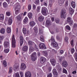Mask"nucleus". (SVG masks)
Masks as SVG:
<instances>
[{
    "instance_id": "f257e3e1",
    "label": "nucleus",
    "mask_w": 77,
    "mask_h": 77,
    "mask_svg": "<svg viewBox=\"0 0 77 77\" xmlns=\"http://www.w3.org/2000/svg\"><path fill=\"white\" fill-rule=\"evenodd\" d=\"M51 45H52L53 47L56 48H59V47L58 46V44L55 42V40L54 38L53 37V36H52L51 38Z\"/></svg>"
},
{
    "instance_id": "f03ea898",
    "label": "nucleus",
    "mask_w": 77,
    "mask_h": 77,
    "mask_svg": "<svg viewBox=\"0 0 77 77\" xmlns=\"http://www.w3.org/2000/svg\"><path fill=\"white\" fill-rule=\"evenodd\" d=\"M66 10L65 9H62L61 12V17L65 18L66 17Z\"/></svg>"
},
{
    "instance_id": "7ed1b4c3",
    "label": "nucleus",
    "mask_w": 77,
    "mask_h": 77,
    "mask_svg": "<svg viewBox=\"0 0 77 77\" xmlns=\"http://www.w3.org/2000/svg\"><path fill=\"white\" fill-rule=\"evenodd\" d=\"M36 53L35 52H34L31 56V60L32 61H35L36 60Z\"/></svg>"
},
{
    "instance_id": "20e7f679",
    "label": "nucleus",
    "mask_w": 77,
    "mask_h": 77,
    "mask_svg": "<svg viewBox=\"0 0 77 77\" xmlns=\"http://www.w3.org/2000/svg\"><path fill=\"white\" fill-rule=\"evenodd\" d=\"M12 47L13 48L15 47V40L14 35H13L12 38Z\"/></svg>"
},
{
    "instance_id": "39448f33",
    "label": "nucleus",
    "mask_w": 77,
    "mask_h": 77,
    "mask_svg": "<svg viewBox=\"0 0 77 77\" xmlns=\"http://www.w3.org/2000/svg\"><path fill=\"white\" fill-rule=\"evenodd\" d=\"M26 68V65L24 63H22L20 66V69L21 71H24Z\"/></svg>"
},
{
    "instance_id": "423d86ee",
    "label": "nucleus",
    "mask_w": 77,
    "mask_h": 77,
    "mask_svg": "<svg viewBox=\"0 0 77 77\" xmlns=\"http://www.w3.org/2000/svg\"><path fill=\"white\" fill-rule=\"evenodd\" d=\"M42 12L44 15H47V13L44 7H42Z\"/></svg>"
},
{
    "instance_id": "0eeeda50",
    "label": "nucleus",
    "mask_w": 77,
    "mask_h": 77,
    "mask_svg": "<svg viewBox=\"0 0 77 77\" xmlns=\"http://www.w3.org/2000/svg\"><path fill=\"white\" fill-rule=\"evenodd\" d=\"M39 46L40 48L41 49H45L46 48V47H45V44L44 43H41L39 44Z\"/></svg>"
},
{
    "instance_id": "6e6552de",
    "label": "nucleus",
    "mask_w": 77,
    "mask_h": 77,
    "mask_svg": "<svg viewBox=\"0 0 77 77\" xmlns=\"http://www.w3.org/2000/svg\"><path fill=\"white\" fill-rule=\"evenodd\" d=\"M50 62L53 66H55L56 64V60L54 59H51L50 60Z\"/></svg>"
},
{
    "instance_id": "1a4fd4ad",
    "label": "nucleus",
    "mask_w": 77,
    "mask_h": 77,
    "mask_svg": "<svg viewBox=\"0 0 77 77\" xmlns=\"http://www.w3.org/2000/svg\"><path fill=\"white\" fill-rule=\"evenodd\" d=\"M53 73L54 75V76L55 77H57L58 75V73L57 72L56 69H54L53 70Z\"/></svg>"
},
{
    "instance_id": "9d476101",
    "label": "nucleus",
    "mask_w": 77,
    "mask_h": 77,
    "mask_svg": "<svg viewBox=\"0 0 77 77\" xmlns=\"http://www.w3.org/2000/svg\"><path fill=\"white\" fill-rule=\"evenodd\" d=\"M40 61L41 63H44L46 62V59L45 57H42L40 58Z\"/></svg>"
},
{
    "instance_id": "9b49d317",
    "label": "nucleus",
    "mask_w": 77,
    "mask_h": 77,
    "mask_svg": "<svg viewBox=\"0 0 77 77\" xmlns=\"http://www.w3.org/2000/svg\"><path fill=\"white\" fill-rule=\"evenodd\" d=\"M32 77V75L31 72L28 71L26 72L25 73V77Z\"/></svg>"
},
{
    "instance_id": "f8f14e48",
    "label": "nucleus",
    "mask_w": 77,
    "mask_h": 77,
    "mask_svg": "<svg viewBox=\"0 0 77 77\" xmlns=\"http://www.w3.org/2000/svg\"><path fill=\"white\" fill-rule=\"evenodd\" d=\"M20 46H22V45H23V41H24V39L23 38V36H20Z\"/></svg>"
},
{
    "instance_id": "ddd939ff",
    "label": "nucleus",
    "mask_w": 77,
    "mask_h": 77,
    "mask_svg": "<svg viewBox=\"0 0 77 77\" xmlns=\"http://www.w3.org/2000/svg\"><path fill=\"white\" fill-rule=\"evenodd\" d=\"M67 21L68 23H70L69 24L71 26L72 24V22H71V18L68 17L67 18Z\"/></svg>"
},
{
    "instance_id": "4468645a",
    "label": "nucleus",
    "mask_w": 77,
    "mask_h": 77,
    "mask_svg": "<svg viewBox=\"0 0 77 77\" xmlns=\"http://www.w3.org/2000/svg\"><path fill=\"white\" fill-rule=\"evenodd\" d=\"M65 0H59L58 1V3L60 6H62L63 5V3Z\"/></svg>"
},
{
    "instance_id": "2eb2a0df",
    "label": "nucleus",
    "mask_w": 77,
    "mask_h": 77,
    "mask_svg": "<svg viewBox=\"0 0 77 77\" xmlns=\"http://www.w3.org/2000/svg\"><path fill=\"white\" fill-rule=\"evenodd\" d=\"M23 51L24 52H26V51H27L28 50V47L27 46H24L22 48Z\"/></svg>"
},
{
    "instance_id": "dca6fc26",
    "label": "nucleus",
    "mask_w": 77,
    "mask_h": 77,
    "mask_svg": "<svg viewBox=\"0 0 77 77\" xmlns=\"http://www.w3.org/2000/svg\"><path fill=\"white\" fill-rule=\"evenodd\" d=\"M63 66L64 67H66L68 66V63L66 61H63L62 63Z\"/></svg>"
},
{
    "instance_id": "f3484780",
    "label": "nucleus",
    "mask_w": 77,
    "mask_h": 77,
    "mask_svg": "<svg viewBox=\"0 0 77 77\" xmlns=\"http://www.w3.org/2000/svg\"><path fill=\"white\" fill-rule=\"evenodd\" d=\"M44 20V17L42 16H41L40 17H38V20L40 22H42Z\"/></svg>"
},
{
    "instance_id": "a211bd4d",
    "label": "nucleus",
    "mask_w": 77,
    "mask_h": 77,
    "mask_svg": "<svg viewBox=\"0 0 77 77\" xmlns=\"http://www.w3.org/2000/svg\"><path fill=\"white\" fill-rule=\"evenodd\" d=\"M34 51V48L33 47L31 46H29V54H30L31 53V52H32Z\"/></svg>"
},
{
    "instance_id": "6ab92c4d",
    "label": "nucleus",
    "mask_w": 77,
    "mask_h": 77,
    "mask_svg": "<svg viewBox=\"0 0 77 77\" xmlns=\"http://www.w3.org/2000/svg\"><path fill=\"white\" fill-rule=\"evenodd\" d=\"M50 25H51V23L50 21L48 20H46V26H50Z\"/></svg>"
},
{
    "instance_id": "aec40b11",
    "label": "nucleus",
    "mask_w": 77,
    "mask_h": 77,
    "mask_svg": "<svg viewBox=\"0 0 77 77\" xmlns=\"http://www.w3.org/2000/svg\"><path fill=\"white\" fill-rule=\"evenodd\" d=\"M4 45L5 48H7L9 47V43L8 42H4Z\"/></svg>"
},
{
    "instance_id": "412c9836",
    "label": "nucleus",
    "mask_w": 77,
    "mask_h": 77,
    "mask_svg": "<svg viewBox=\"0 0 77 77\" xmlns=\"http://www.w3.org/2000/svg\"><path fill=\"white\" fill-rule=\"evenodd\" d=\"M69 10L70 14H71V15H72V14L74 13V12L73 9L72 8H69Z\"/></svg>"
},
{
    "instance_id": "4be33fe9",
    "label": "nucleus",
    "mask_w": 77,
    "mask_h": 77,
    "mask_svg": "<svg viewBox=\"0 0 77 77\" xmlns=\"http://www.w3.org/2000/svg\"><path fill=\"white\" fill-rule=\"evenodd\" d=\"M17 20L19 21H21L22 20V17L21 16L19 15L17 17Z\"/></svg>"
},
{
    "instance_id": "5701e85b",
    "label": "nucleus",
    "mask_w": 77,
    "mask_h": 77,
    "mask_svg": "<svg viewBox=\"0 0 77 77\" xmlns=\"http://www.w3.org/2000/svg\"><path fill=\"white\" fill-rule=\"evenodd\" d=\"M34 32L36 33V34H37L38 32V29L36 27H35L34 28Z\"/></svg>"
},
{
    "instance_id": "b1692460",
    "label": "nucleus",
    "mask_w": 77,
    "mask_h": 77,
    "mask_svg": "<svg viewBox=\"0 0 77 77\" xmlns=\"http://www.w3.org/2000/svg\"><path fill=\"white\" fill-rule=\"evenodd\" d=\"M19 69V66L16 65L14 67V70L15 71H18V70Z\"/></svg>"
},
{
    "instance_id": "393cba45",
    "label": "nucleus",
    "mask_w": 77,
    "mask_h": 77,
    "mask_svg": "<svg viewBox=\"0 0 77 77\" xmlns=\"http://www.w3.org/2000/svg\"><path fill=\"white\" fill-rule=\"evenodd\" d=\"M29 24L31 26H34L35 25V22L33 21H31L30 22Z\"/></svg>"
},
{
    "instance_id": "a878e982",
    "label": "nucleus",
    "mask_w": 77,
    "mask_h": 77,
    "mask_svg": "<svg viewBox=\"0 0 77 77\" xmlns=\"http://www.w3.org/2000/svg\"><path fill=\"white\" fill-rule=\"evenodd\" d=\"M71 5L73 8H75V3L74 2H72L71 3Z\"/></svg>"
},
{
    "instance_id": "bb28decb",
    "label": "nucleus",
    "mask_w": 77,
    "mask_h": 77,
    "mask_svg": "<svg viewBox=\"0 0 77 77\" xmlns=\"http://www.w3.org/2000/svg\"><path fill=\"white\" fill-rule=\"evenodd\" d=\"M12 18L11 17H10L8 19V24L9 25H11V24H12Z\"/></svg>"
},
{
    "instance_id": "cd10ccee",
    "label": "nucleus",
    "mask_w": 77,
    "mask_h": 77,
    "mask_svg": "<svg viewBox=\"0 0 77 77\" xmlns=\"http://www.w3.org/2000/svg\"><path fill=\"white\" fill-rule=\"evenodd\" d=\"M0 32L1 33L4 34L5 32V29L4 28H2L1 29L0 31Z\"/></svg>"
},
{
    "instance_id": "c85d7f7f",
    "label": "nucleus",
    "mask_w": 77,
    "mask_h": 77,
    "mask_svg": "<svg viewBox=\"0 0 77 77\" xmlns=\"http://www.w3.org/2000/svg\"><path fill=\"white\" fill-rule=\"evenodd\" d=\"M7 32L8 33H10L11 32V29L9 27H8L7 29Z\"/></svg>"
},
{
    "instance_id": "c756f323",
    "label": "nucleus",
    "mask_w": 77,
    "mask_h": 77,
    "mask_svg": "<svg viewBox=\"0 0 77 77\" xmlns=\"http://www.w3.org/2000/svg\"><path fill=\"white\" fill-rule=\"evenodd\" d=\"M53 0H50V3L49 5V6L50 8H51L52 6H53V4L51 3H52V2H53Z\"/></svg>"
},
{
    "instance_id": "7c9ffc66",
    "label": "nucleus",
    "mask_w": 77,
    "mask_h": 77,
    "mask_svg": "<svg viewBox=\"0 0 77 77\" xmlns=\"http://www.w3.org/2000/svg\"><path fill=\"white\" fill-rule=\"evenodd\" d=\"M28 17L29 18L31 19L32 18V13H29L28 14Z\"/></svg>"
},
{
    "instance_id": "2f4dec72",
    "label": "nucleus",
    "mask_w": 77,
    "mask_h": 77,
    "mask_svg": "<svg viewBox=\"0 0 77 77\" xmlns=\"http://www.w3.org/2000/svg\"><path fill=\"white\" fill-rule=\"evenodd\" d=\"M23 33L25 35H26L27 33V31L26 30V29L25 28H23Z\"/></svg>"
},
{
    "instance_id": "473e14b6",
    "label": "nucleus",
    "mask_w": 77,
    "mask_h": 77,
    "mask_svg": "<svg viewBox=\"0 0 77 77\" xmlns=\"http://www.w3.org/2000/svg\"><path fill=\"white\" fill-rule=\"evenodd\" d=\"M0 19L2 20H4V16L3 14H0Z\"/></svg>"
},
{
    "instance_id": "72a5a7b5",
    "label": "nucleus",
    "mask_w": 77,
    "mask_h": 77,
    "mask_svg": "<svg viewBox=\"0 0 77 77\" xmlns=\"http://www.w3.org/2000/svg\"><path fill=\"white\" fill-rule=\"evenodd\" d=\"M40 40L42 42H44V36L41 35L40 37Z\"/></svg>"
},
{
    "instance_id": "f704fd0d",
    "label": "nucleus",
    "mask_w": 77,
    "mask_h": 77,
    "mask_svg": "<svg viewBox=\"0 0 77 77\" xmlns=\"http://www.w3.org/2000/svg\"><path fill=\"white\" fill-rule=\"evenodd\" d=\"M28 45H32L33 44H34V42L32 41H28Z\"/></svg>"
},
{
    "instance_id": "c9c22d12",
    "label": "nucleus",
    "mask_w": 77,
    "mask_h": 77,
    "mask_svg": "<svg viewBox=\"0 0 77 77\" xmlns=\"http://www.w3.org/2000/svg\"><path fill=\"white\" fill-rule=\"evenodd\" d=\"M3 66L4 67H6V66H7V63H6V61H4L3 62Z\"/></svg>"
},
{
    "instance_id": "e433bc0d",
    "label": "nucleus",
    "mask_w": 77,
    "mask_h": 77,
    "mask_svg": "<svg viewBox=\"0 0 77 77\" xmlns=\"http://www.w3.org/2000/svg\"><path fill=\"white\" fill-rule=\"evenodd\" d=\"M28 21V18H27V17H26L25 18V19L23 20V22L25 23H26V22H27Z\"/></svg>"
},
{
    "instance_id": "4c0bfd02",
    "label": "nucleus",
    "mask_w": 77,
    "mask_h": 77,
    "mask_svg": "<svg viewBox=\"0 0 77 77\" xmlns=\"http://www.w3.org/2000/svg\"><path fill=\"white\" fill-rule=\"evenodd\" d=\"M9 51V49H5L4 50V52L5 53H8Z\"/></svg>"
},
{
    "instance_id": "58836bf2",
    "label": "nucleus",
    "mask_w": 77,
    "mask_h": 77,
    "mask_svg": "<svg viewBox=\"0 0 77 77\" xmlns=\"http://www.w3.org/2000/svg\"><path fill=\"white\" fill-rule=\"evenodd\" d=\"M3 6L5 8H6L8 6V4L6 2H4L3 3Z\"/></svg>"
},
{
    "instance_id": "ea45409f",
    "label": "nucleus",
    "mask_w": 77,
    "mask_h": 77,
    "mask_svg": "<svg viewBox=\"0 0 77 77\" xmlns=\"http://www.w3.org/2000/svg\"><path fill=\"white\" fill-rule=\"evenodd\" d=\"M55 22L56 23L58 24V23L60 22V20H59V19L57 18L55 19Z\"/></svg>"
},
{
    "instance_id": "a19ab883",
    "label": "nucleus",
    "mask_w": 77,
    "mask_h": 77,
    "mask_svg": "<svg viewBox=\"0 0 77 77\" xmlns=\"http://www.w3.org/2000/svg\"><path fill=\"white\" fill-rule=\"evenodd\" d=\"M41 7L39 6H38L36 9V11L38 12H39L40 11V9Z\"/></svg>"
},
{
    "instance_id": "79ce46f5",
    "label": "nucleus",
    "mask_w": 77,
    "mask_h": 77,
    "mask_svg": "<svg viewBox=\"0 0 77 77\" xmlns=\"http://www.w3.org/2000/svg\"><path fill=\"white\" fill-rule=\"evenodd\" d=\"M12 67H10L9 68V73L10 74H11V72H12Z\"/></svg>"
},
{
    "instance_id": "37998d69",
    "label": "nucleus",
    "mask_w": 77,
    "mask_h": 77,
    "mask_svg": "<svg viewBox=\"0 0 77 77\" xmlns=\"http://www.w3.org/2000/svg\"><path fill=\"white\" fill-rule=\"evenodd\" d=\"M20 8L21 6H20V5H18L16 7V9H20Z\"/></svg>"
},
{
    "instance_id": "c03bdc74",
    "label": "nucleus",
    "mask_w": 77,
    "mask_h": 77,
    "mask_svg": "<svg viewBox=\"0 0 77 77\" xmlns=\"http://www.w3.org/2000/svg\"><path fill=\"white\" fill-rule=\"evenodd\" d=\"M43 53L45 56H47V55L48 54H47V52L46 51H43Z\"/></svg>"
},
{
    "instance_id": "a18cd8bd",
    "label": "nucleus",
    "mask_w": 77,
    "mask_h": 77,
    "mask_svg": "<svg viewBox=\"0 0 77 77\" xmlns=\"http://www.w3.org/2000/svg\"><path fill=\"white\" fill-rule=\"evenodd\" d=\"M64 40L66 42H68V37L66 36Z\"/></svg>"
},
{
    "instance_id": "49530a36",
    "label": "nucleus",
    "mask_w": 77,
    "mask_h": 77,
    "mask_svg": "<svg viewBox=\"0 0 77 77\" xmlns=\"http://www.w3.org/2000/svg\"><path fill=\"white\" fill-rule=\"evenodd\" d=\"M66 29H67V30H70L71 28L69 26L67 25L66 26Z\"/></svg>"
},
{
    "instance_id": "de8ad7c7",
    "label": "nucleus",
    "mask_w": 77,
    "mask_h": 77,
    "mask_svg": "<svg viewBox=\"0 0 77 77\" xmlns=\"http://www.w3.org/2000/svg\"><path fill=\"white\" fill-rule=\"evenodd\" d=\"M74 55L75 56V57L76 60L77 61V53H75L74 54Z\"/></svg>"
},
{
    "instance_id": "09e8293b",
    "label": "nucleus",
    "mask_w": 77,
    "mask_h": 77,
    "mask_svg": "<svg viewBox=\"0 0 77 77\" xmlns=\"http://www.w3.org/2000/svg\"><path fill=\"white\" fill-rule=\"evenodd\" d=\"M47 77H52V74L51 73L48 74Z\"/></svg>"
},
{
    "instance_id": "8fccbe9b",
    "label": "nucleus",
    "mask_w": 77,
    "mask_h": 77,
    "mask_svg": "<svg viewBox=\"0 0 77 77\" xmlns=\"http://www.w3.org/2000/svg\"><path fill=\"white\" fill-rule=\"evenodd\" d=\"M15 77H20L19 73H16L15 74Z\"/></svg>"
},
{
    "instance_id": "3c124183",
    "label": "nucleus",
    "mask_w": 77,
    "mask_h": 77,
    "mask_svg": "<svg viewBox=\"0 0 77 77\" xmlns=\"http://www.w3.org/2000/svg\"><path fill=\"white\" fill-rule=\"evenodd\" d=\"M63 72L64 73H65V74H66L67 73V71L65 69H63Z\"/></svg>"
},
{
    "instance_id": "603ef678",
    "label": "nucleus",
    "mask_w": 77,
    "mask_h": 77,
    "mask_svg": "<svg viewBox=\"0 0 77 77\" xmlns=\"http://www.w3.org/2000/svg\"><path fill=\"white\" fill-rule=\"evenodd\" d=\"M70 42L72 46H74V40H71Z\"/></svg>"
},
{
    "instance_id": "864d4df0",
    "label": "nucleus",
    "mask_w": 77,
    "mask_h": 77,
    "mask_svg": "<svg viewBox=\"0 0 77 77\" xmlns=\"http://www.w3.org/2000/svg\"><path fill=\"white\" fill-rule=\"evenodd\" d=\"M65 5L66 6H68V0H67L66 1Z\"/></svg>"
},
{
    "instance_id": "5fc2aeb1",
    "label": "nucleus",
    "mask_w": 77,
    "mask_h": 77,
    "mask_svg": "<svg viewBox=\"0 0 77 77\" xmlns=\"http://www.w3.org/2000/svg\"><path fill=\"white\" fill-rule=\"evenodd\" d=\"M32 7V6H31V5H29L28 6V9L29 11H30V9H31V8Z\"/></svg>"
},
{
    "instance_id": "6e6d98bb",
    "label": "nucleus",
    "mask_w": 77,
    "mask_h": 77,
    "mask_svg": "<svg viewBox=\"0 0 77 77\" xmlns=\"http://www.w3.org/2000/svg\"><path fill=\"white\" fill-rule=\"evenodd\" d=\"M75 51L74 50V48H72L71 49V53H72H72L74 52Z\"/></svg>"
},
{
    "instance_id": "4d7b16f0",
    "label": "nucleus",
    "mask_w": 77,
    "mask_h": 77,
    "mask_svg": "<svg viewBox=\"0 0 77 77\" xmlns=\"http://www.w3.org/2000/svg\"><path fill=\"white\" fill-rule=\"evenodd\" d=\"M3 39H4V36L2 35H1L0 36V39H1V40H3Z\"/></svg>"
},
{
    "instance_id": "13d9d810",
    "label": "nucleus",
    "mask_w": 77,
    "mask_h": 77,
    "mask_svg": "<svg viewBox=\"0 0 77 77\" xmlns=\"http://www.w3.org/2000/svg\"><path fill=\"white\" fill-rule=\"evenodd\" d=\"M43 32V31H42V29H41L39 28V33H42Z\"/></svg>"
},
{
    "instance_id": "bf43d9fd",
    "label": "nucleus",
    "mask_w": 77,
    "mask_h": 77,
    "mask_svg": "<svg viewBox=\"0 0 77 77\" xmlns=\"http://www.w3.org/2000/svg\"><path fill=\"white\" fill-rule=\"evenodd\" d=\"M20 75L21 77H23L24 76V74H23V72H20Z\"/></svg>"
},
{
    "instance_id": "052dcab7",
    "label": "nucleus",
    "mask_w": 77,
    "mask_h": 77,
    "mask_svg": "<svg viewBox=\"0 0 77 77\" xmlns=\"http://www.w3.org/2000/svg\"><path fill=\"white\" fill-rule=\"evenodd\" d=\"M39 2V0H36L35 2V4L36 5H37L38 4Z\"/></svg>"
},
{
    "instance_id": "680f3d73",
    "label": "nucleus",
    "mask_w": 77,
    "mask_h": 77,
    "mask_svg": "<svg viewBox=\"0 0 77 77\" xmlns=\"http://www.w3.org/2000/svg\"><path fill=\"white\" fill-rule=\"evenodd\" d=\"M56 38L57 39V40H60V37L58 35L57 36Z\"/></svg>"
},
{
    "instance_id": "e2e57ef3",
    "label": "nucleus",
    "mask_w": 77,
    "mask_h": 77,
    "mask_svg": "<svg viewBox=\"0 0 77 77\" xmlns=\"http://www.w3.org/2000/svg\"><path fill=\"white\" fill-rule=\"evenodd\" d=\"M6 15H8V16H10L11 15V13L10 12H7L6 13Z\"/></svg>"
},
{
    "instance_id": "0e129e2a",
    "label": "nucleus",
    "mask_w": 77,
    "mask_h": 77,
    "mask_svg": "<svg viewBox=\"0 0 77 77\" xmlns=\"http://www.w3.org/2000/svg\"><path fill=\"white\" fill-rule=\"evenodd\" d=\"M60 54H63V51L62 50H61L60 51Z\"/></svg>"
},
{
    "instance_id": "69168bd1",
    "label": "nucleus",
    "mask_w": 77,
    "mask_h": 77,
    "mask_svg": "<svg viewBox=\"0 0 77 77\" xmlns=\"http://www.w3.org/2000/svg\"><path fill=\"white\" fill-rule=\"evenodd\" d=\"M73 27L75 28V27H77V23H75V24H74V25H73Z\"/></svg>"
},
{
    "instance_id": "338daca9",
    "label": "nucleus",
    "mask_w": 77,
    "mask_h": 77,
    "mask_svg": "<svg viewBox=\"0 0 77 77\" xmlns=\"http://www.w3.org/2000/svg\"><path fill=\"white\" fill-rule=\"evenodd\" d=\"M48 69L49 72L51 71V68L50 67H48Z\"/></svg>"
},
{
    "instance_id": "774afa93",
    "label": "nucleus",
    "mask_w": 77,
    "mask_h": 77,
    "mask_svg": "<svg viewBox=\"0 0 77 77\" xmlns=\"http://www.w3.org/2000/svg\"><path fill=\"white\" fill-rule=\"evenodd\" d=\"M44 5L45 6H47V2H45L43 3Z\"/></svg>"
}]
</instances>
